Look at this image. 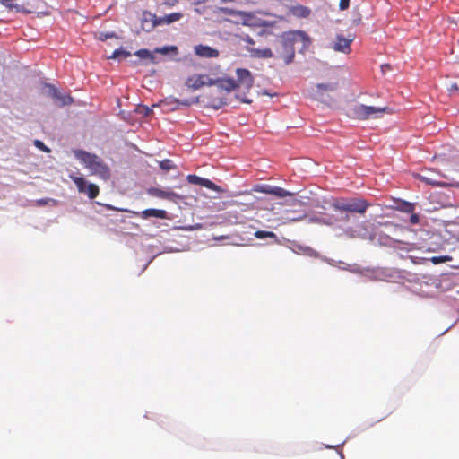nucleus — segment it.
Segmentation results:
<instances>
[{"instance_id":"21","label":"nucleus","mask_w":459,"mask_h":459,"mask_svg":"<svg viewBox=\"0 0 459 459\" xmlns=\"http://www.w3.org/2000/svg\"><path fill=\"white\" fill-rule=\"evenodd\" d=\"M182 17V14L180 13H173L168 15H165L164 17L160 18V24L166 23L169 24L174 22L178 21Z\"/></svg>"},{"instance_id":"20","label":"nucleus","mask_w":459,"mask_h":459,"mask_svg":"<svg viewBox=\"0 0 459 459\" xmlns=\"http://www.w3.org/2000/svg\"><path fill=\"white\" fill-rule=\"evenodd\" d=\"M292 13L300 18H306L309 16L310 10L303 5H298L292 8Z\"/></svg>"},{"instance_id":"25","label":"nucleus","mask_w":459,"mask_h":459,"mask_svg":"<svg viewBox=\"0 0 459 459\" xmlns=\"http://www.w3.org/2000/svg\"><path fill=\"white\" fill-rule=\"evenodd\" d=\"M272 195L283 198V197H287V196H291L292 193L285 190L284 188H281L279 186H273Z\"/></svg>"},{"instance_id":"4","label":"nucleus","mask_w":459,"mask_h":459,"mask_svg":"<svg viewBox=\"0 0 459 459\" xmlns=\"http://www.w3.org/2000/svg\"><path fill=\"white\" fill-rule=\"evenodd\" d=\"M387 107L377 108L373 106H367L364 104H358L352 108V115L355 118L359 120H366L369 118H376L388 112Z\"/></svg>"},{"instance_id":"6","label":"nucleus","mask_w":459,"mask_h":459,"mask_svg":"<svg viewBox=\"0 0 459 459\" xmlns=\"http://www.w3.org/2000/svg\"><path fill=\"white\" fill-rule=\"evenodd\" d=\"M46 87L48 90V95L57 105L66 106L73 103L74 100L70 95L62 94L54 85L47 84Z\"/></svg>"},{"instance_id":"33","label":"nucleus","mask_w":459,"mask_h":459,"mask_svg":"<svg viewBox=\"0 0 459 459\" xmlns=\"http://www.w3.org/2000/svg\"><path fill=\"white\" fill-rule=\"evenodd\" d=\"M115 37V33L114 32H111V33H108V32H100V35H99V39L104 41L109 38H113Z\"/></svg>"},{"instance_id":"22","label":"nucleus","mask_w":459,"mask_h":459,"mask_svg":"<svg viewBox=\"0 0 459 459\" xmlns=\"http://www.w3.org/2000/svg\"><path fill=\"white\" fill-rule=\"evenodd\" d=\"M100 193V188L97 185L89 183L86 186V192L83 194H86L90 199H94L98 196Z\"/></svg>"},{"instance_id":"40","label":"nucleus","mask_w":459,"mask_h":459,"mask_svg":"<svg viewBox=\"0 0 459 459\" xmlns=\"http://www.w3.org/2000/svg\"><path fill=\"white\" fill-rule=\"evenodd\" d=\"M384 67H385V69H387V67H389V65H382V68H384Z\"/></svg>"},{"instance_id":"5","label":"nucleus","mask_w":459,"mask_h":459,"mask_svg":"<svg viewBox=\"0 0 459 459\" xmlns=\"http://www.w3.org/2000/svg\"><path fill=\"white\" fill-rule=\"evenodd\" d=\"M105 207L108 210H117V211H120V212H131L134 216L140 217L142 219H148L150 217H155V218H159V219H166L167 218V212L165 210L150 208V209H146V210L139 212L129 211L127 209H118L110 204H105Z\"/></svg>"},{"instance_id":"41","label":"nucleus","mask_w":459,"mask_h":459,"mask_svg":"<svg viewBox=\"0 0 459 459\" xmlns=\"http://www.w3.org/2000/svg\"><path fill=\"white\" fill-rule=\"evenodd\" d=\"M384 67H385V69H387V67H389V65H382V68H384Z\"/></svg>"},{"instance_id":"19","label":"nucleus","mask_w":459,"mask_h":459,"mask_svg":"<svg viewBox=\"0 0 459 459\" xmlns=\"http://www.w3.org/2000/svg\"><path fill=\"white\" fill-rule=\"evenodd\" d=\"M70 178L73 180V182L76 185L77 189L80 193L86 192V186L88 183L84 178L77 176H71Z\"/></svg>"},{"instance_id":"3","label":"nucleus","mask_w":459,"mask_h":459,"mask_svg":"<svg viewBox=\"0 0 459 459\" xmlns=\"http://www.w3.org/2000/svg\"><path fill=\"white\" fill-rule=\"evenodd\" d=\"M370 204L363 198H339L334 199L332 207L336 212H349L353 213L364 214Z\"/></svg>"},{"instance_id":"16","label":"nucleus","mask_w":459,"mask_h":459,"mask_svg":"<svg viewBox=\"0 0 459 459\" xmlns=\"http://www.w3.org/2000/svg\"><path fill=\"white\" fill-rule=\"evenodd\" d=\"M215 83H218V87L227 94L238 88L237 82L233 79L218 80Z\"/></svg>"},{"instance_id":"15","label":"nucleus","mask_w":459,"mask_h":459,"mask_svg":"<svg viewBox=\"0 0 459 459\" xmlns=\"http://www.w3.org/2000/svg\"><path fill=\"white\" fill-rule=\"evenodd\" d=\"M335 90V85L333 84H324V83H318L316 85V88L313 89V96L316 99H322L325 92L327 91H333Z\"/></svg>"},{"instance_id":"31","label":"nucleus","mask_w":459,"mask_h":459,"mask_svg":"<svg viewBox=\"0 0 459 459\" xmlns=\"http://www.w3.org/2000/svg\"><path fill=\"white\" fill-rule=\"evenodd\" d=\"M138 112L143 114L144 116H149L152 112V109L147 106H140L138 108Z\"/></svg>"},{"instance_id":"8","label":"nucleus","mask_w":459,"mask_h":459,"mask_svg":"<svg viewBox=\"0 0 459 459\" xmlns=\"http://www.w3.org/2000/svg\"><path fill=\"white\" fill-rule=\"evenodd\" d=\"M147 194L151 196L164 199V200H169V201H175L177 198H178V195L173 192L170 189H161L158 187H150L147 189Z\"/></svg>"},{"instance_id":"38","label":"nucleus","mask_w":459,"mask_h":459,"mask_svg":"<svg viewBox=\"0 0 459 459\" xmlns=\"http://www.w3.org/2000/svg\"><path fill=\"white\" fill-rule=\"evenodd\" d=\"M181 104L185 105V106H189L190 105V102L187 101V100H185V101H182Z\"/></svg>"},{"instance_id":"13","label":"nucleus","mask_w":459,"mask_h":459,"mask_svg":"<svg viewBox=\"0 0 459 459\" xmlns=\"http://www.w3.org/2000/svg\"><path fill=\"white\" fill-rule=\"evenodd\" d=\"M195 53L201 56L206 58H212L219 56V51L215 48H212L209 46L198 45L195 48Z\"/></svg>"},{"instance_id":"9","label":"nucleus","mask_w":459,"mask_h":459,"mask_svg":"<svg viewBox=\"0 0 459 459\" xmlns=\"http://www.w3.org/2000/svg\"><path fill=\"white\" fill-rule=\"evenodd\" d=\"M186 180L188 181V183L193 184V185H199V186H204L208 189L214 190L217 192L221 191V187L219 186H217L216 184H214L210 179L204 178H201V177L194 175V174L188 175L186 177Z\"/></svg>"},{"instance_id":"12","label":"nucleus","mask_w":459,"mask_h":459,"mask_svg":"<svg viewBox=\"0 0 459 459\" xmlns=\"http://www.w3.org/2000/svg\"><path fill=\"white\" fill-rule=\"evenodd\" d=\"M352 39H348L342 35H338L337 41L333 44V48L337 52L348 54L351 51V43L352 42Z\"/></svg>"},{"instance_id":"14","label":"nucleus","mask_w":459,"mask_h":459,"mask_svg":"<svg viewBox=\"0 0 459 459\" xmlns=\"http://www.w3.org/2000/svg\"><path fill=\"white\" fill-rule=\"evenodd\" d=\"M14 2L15 0H0V3L9 10H14L16 13H33V10L31 8H27L22 4H17Z\"/></svg>"},{"instance_id":"17","label":"nucleus","mask_w":459,"mask_h":459,"mask_svg":"<svg viewBox=\"0 0 459 459\" xmlns=\"http://www.w3.org/2000/svg\"><path fill=\"white\" fill-rule=\"evenodd\" d=\"M251 56L256 58H271L273 57V52L270 48H251L249 50Z\"/></svg>"},{"instance_id":"26","label":"nucleus","mask_w":459,"mask_h":459,"mask_svg":"<svg viewBox=\"0 0 459 459\" xmlns=\"http://www.w3.org/2000/svg\"><path fill=\"white\" fill-rule=\"evenodd\" d=\"M211 103L214 108L218 109V108H221L222 106L226 105L227 98L225 96L214 98L211 100Z\"/></svg>"},{"instance_id":"27","label":"nucleus","mask_w":459,"mask_h":459,"mask_svg":"<svg viewBox=\"0 0 459 459\" xmlns=\"http://www.w3.org/2000/svg\"><path fill=\"white\" fill-rule=\"evenodd\" d=\"M160 168L164 171H169L175 169V165L173 164L172 160L165 159L160 162Z\"/></svg>"},{"instance_id":"30","label":"nucleus","mask_w":459,"mask_h":459,"mask_svg":"<svg viewBox=\"0 0 459 459\" xmlns=\"http://www.w3.org/2000/svg\"><path fill=\"white\" fill-rule=\"evenodd\" d=\"M273 189V186H269V185H264V186H259V188H257L255 190L258 192L264 193V194L272 195Z\"/></svg>"},{"instance_id":"18","label":"nucleus","mask_w":459,"mask_h":459,"mask_svg":"<svg viewBox=\"0 0 459 459\" xmlns=\"http://www.w3.org/2000/svg\"><path fill=\"white\" fill-rule=\"evenodd\" d=\"M415 178L420 179L422 182L427 183L428 185H430V186H440L443 185L440 181H438L426 174H416Z\"/></svg>"},{"instance_id":"29","label":"nucleus","mask_w":459,"mask_h":459,"mask_svg":"<svg viewBox=\"0 0 459 459\" xmlns=\"http://www.w3.org/2000/svg\"><path fill=\"white\" fill-rule=\"evenodd\" d=\"M135 55L140 58H153L152 55L147 49H140L136 51Z\"/></svg>"},{"instance_id":"10","label":"nucleus","mask_w":459,"mask_h":459,"mask_svg":"<svg viewBox=\"0 0 459 459\" xmlns=\"http://www.w3.org/2000/svg\"><path fill=\"white\" fill-rule=\"evenodd\" d=\"M238 87L243 86L246 89H250L254 84V79L249 70L239 68L237 70Z\"/></svg>"},{"instance_id":"36","label":"nucleus","mask_w":459,"mask_h":459,"mask_svg":"<svg viewBox=\"0 0 459 459\" xmlns=\"http://www.w3.org/2000/svg\"><path fill=\"white\" fill-rule=\"evenodd\" d=\"M413 210H414V205L412 204H410V203L405 204V211L406 212H411Z\"/></svg>"},{"instance_id":"11","label":"nucleus","mask_w":459,"mask_h":459,"mask_svg":"<svg viewBox=\"0 0 459 459\" xmlns=\"http://www.w3.org/2000/svg\"><path fill=\"white\" fill-rule=\"evenodd\" d=\"M186 83L191 88L198 89L204 85L215 84V82L212 81L208 75L199 74L189 77Z\"/></svg>"},{"instance_id":"2","label":"nucleus","mask_w":459,"mask_h":459,"mask_svg":"<svg viewBox=\"0 0 459 459\" xmlns=\"http://www.w3.org/2000/svg\"><path fill=\"white\" fill-rule=\"evenodd\" d=\"M303 40L309 42V38L302 30L290 31L284 33L281 39V49L279 56L284 60L285 64H290L295 56L294 44L296 41Z\"/></svg>"},{"instance_id":"35","label":"nucleus","mask_w":459,"mask_h":459,"mask_svg":"<svg viewBox=\"0 0 459 459\" xmlns=\"http://www.w3.org/2000/svg\"><path fill=\"white\" fill-rule=\"evenodd\" d=\"M410 221L412 224H417L419 222V216H418V214H415V213L411 214V218H410Z\"/></svg>"},{"instance_id":"24","label":"nucleus","mask_w":459,"mask_h":459,"mask_svg":"<svg viewBox=\"0 0 459 459\" xmlns=\"http://www.w3.org/2000/svg\"><path fill=\"white\" fill-rule=\"evenodd\" d=\"M254 236L258 239H263V238H273V239L277 238V236L274 232L266 231V230H256L254 233Z\"/></svg>"},{"instance_id":"32","label":"nucleus","mask_w":459,"mask_h":459,"mask_svg":"<svg viewBox=\"0 0 459 459\" xmlns=\"http://www.w3.org/2000/svg\"><path fill=\"white\" fill-rule=\"evenodd\" d=\"M34 144L36 147H38L39 150H41L43 152H50V150L39 140H35Z\"/></svg>"},{"instance_id":"34","label":"nucleus","mask_w":459,"mask_h":459,"mask_svg":"<svg viewBox=\"0 0 459 459\" xmlns=\"http://www.w3.org/2000/svg\"><path fill=\"white\" fill-rule=\"evenodd\" d=\"M350 0H340L339 7L341 10H346L349 8Z\"/></svg>"},{"instance_id":"39","label":"nucleus","mask_w":459,"mask_h":459,"mask_svg":"<svg viewBox=\"0 0 459 459\" xmlns=\"http://www.w3.org/2000/svg\"><path fill=\"white\" fill-rule=\"evenodd\" d=\"M452 89H453V90H458V87H457V85H456V84H453V85H452Z\"/></svg>"},{"instance_id":"23","label":"nucleus","mask_w":459,"mask_h":459,"mask_svg":"<svg viewBox=\"0 0 459 459\" xmlns=\"http://www.w3.org/2000/svg\"><path fill=\"white\" fill-rule=\"evenodd\" d=\"M131 56V53L124 48H118L116 49L112 55L108 57L110 59H116V58H127Z\"/></svg>"},{"instance_id":"37","label":"nucleus","mask_w":459,"mask_h":459,"mask_svg":"<svg viewBox=\"0 0 459 459\" xmlns=\"http://www.w3.org/2000/svg\"><path fill=\"white\" fill-rule=\"evenodd\" d=\"M157 51L160 52V53H162V54L168 53V49L166 48H160V49H157Z\"/></svg>"},{"instance_id":"1","label":"nucleus","mask_w":459,"mask_h":459,"mask_svg":"<svg viewBox=\"0 0 459 459\" xmlns=\"http://www.w3.org/2000/svg\"><path fill=\"white\" fill-rule=\"evenodd\" d=\"M74 155L85 168L90 169L91 175L99 176L103 179H108L110 177L109 168L96 154L78 150L74 152Z\"/></svg>"},{"instance_id":"7","label":"nucleus","mask_w":459,"mask_h":459,"mask_svg":"<svg viewBox=\"0 0 459 459\" xmlns=\"http://www.w3.org/2000/svg\"><path fill=\"white\" fill-rule=\"evenodd\" d=\"M160 24V18L151 12H143L141 16V28L143 31L150 32Z\"/></svg>"},{"instance_id":"28","label":"nucleus","mask_w":459,"mask_h":459,"mask_svg":"<svg viewBox=\"0 0 459 459\" xmlns=\"http://www.w3.org/2000/svg\"><path fill=\"white\" fill-rule=\"evenodd\" d=\"M434 264H438L442 263H446L452 260V257L449 255H441V256H433L429 259Z\"/></svg>"}]
</instances>
